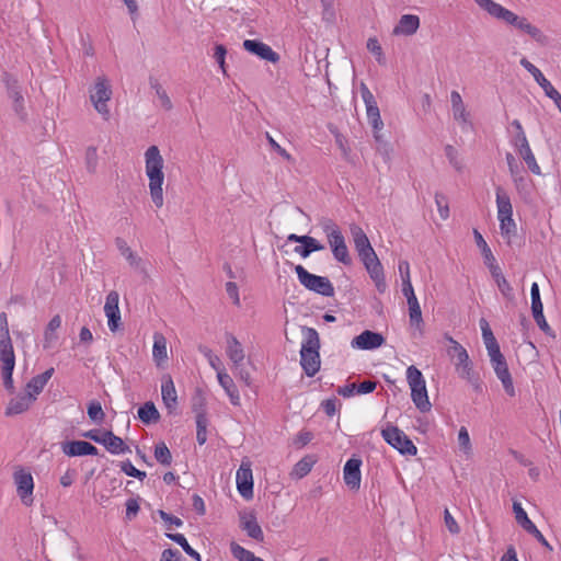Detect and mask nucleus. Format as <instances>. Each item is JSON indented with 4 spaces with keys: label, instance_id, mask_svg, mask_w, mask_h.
<instances>
[{
    "label": "nucleus",
    "instance_id": "f257e3e1",
    "mask_svg": "<svg viewBox=\"0 0 561 561\" xmlns=\"http://www.w3.org/2000/svg\"><path fill=\"white\" fill-rule=\"evenodd\" d=\"M146 174L149 179V192L157 208L163 206V158L157 146H150L145 152Z\"/></svg>",
    "mask_w": 561,
    "mask_h": 561
},
{
    "label": "nucleus",
    "instance_id": "f03ea898",
    "mask_svg": "<svg viewBox=\"0 0 561 561\" xmlns=\"http://www.w3.org/2000/svg\"><path fill=\"white\" fill-rule=\"evenodd\" d=\"M407 380L411 388V398L415 407L421 412H428L432 404L428 400L425 379L420 369L415 366H409L407 369Z\"/></svg>",
    "mask_w": 561,
    "mask_h": 561
},
{
    "label": "nucleus",
    "instance_id": "7ed1b4c3",
    "mask_svg": "<svg viewBox=\"0 0 561 561\" xmlns=\"http://www.w3.org/2000/svg\"><path fill=\"white\" fill-rule=\"evenodd\" d=\"M295 272L306 289L324 297L334 296V286L328 277L311 274L302 265H296Z\"/></svg>",
    "mask_w": 561,
    "mask_h": 561
},
{
    "label": "nucleus",
    "instance_id": "20e7f679",
    "mask_svg": "<svg viewBox=\"0 0 561 561\" xmlns=\"http://www.w3.org/2000/svg\"><path fill=\"white\" fill-rule=\"evenodd\" d=\"M360 95L366 106V115L368 123L373 127L374 138L378 144H383L380 130L383 128V122L380 116V111L374 94L370 92L365 83L360 84Z\"/></svg>",
    "mask_w": 561,
    "mask_h": 561
},
{
    "label": "nucleus",
    "instance_id": "39448f33",
    "mask_svg": "<svg viewBox=\"0 0 561 561\" xmlns=\"http://www.w3.org/2000/svg\"><path fill=\"white\" fill-rule=\"evenodd\" d=\"M112 98V89L108 80L104 77H98L94 85L90 90V100L95 111L102 115L105 121L110 119V110L107 102Z\"/></svg>",
    "mask_w": 561,
    "mask_h": 561
},
{
    "label": "nucleus",
    "instance_id": "423d86ee",
    "mask_svg": "<svg viewBox=\"0 0 561 561\" xmlns=\"http://www.w3.org/2000/svg\"><path fill=\"white\" fill-rule=\"evenodd\" d=\"M383 439L402 455L414 456L417 453L416 446L396 426H389L381 431Z\"/></svg>",
    "mask_w": 561,
    "mask_h": 561
},
{
    "label": "nucleus",
    "instance_id": "0eeeda50",
    "mask_svg": "<svg viewBox=\"0 0 561 561\" xmlns=\"http://www.w3.org/2000/svg\"><path fill=\"white\" fill-rule=\"evenodd\" d=\"M477 4L486 11L491 16L505 22L506 24L517 27L523 16L517 15L513 11L504 8L503 5L494 2L493 0H474Z\"/></svg>",
    "mask_w": 561,
    "mask_h": 561
},
{
    "label": "nucleus",
    "instance_id": "6e6552de",
    "mask_svg": "<svg viewBox=\"0 0 561 561\" xmlns=\"http://www.w3.org/2000/svg\"><path fill=\"white\" fill-rule=\"evenodd\" d=\"M448 340L451 343L449 354H453V356L456 357V371L460 378L467 379L468 376H471V374L474 373L473 364L469 358L468 352L453 337H448Z\"/></svg>",
    "mask_w": 561,
    "mask_h": 561
},
{
    "label": "nucleus",
    "instance_id": "1a4fd4ad",
    "mask_svg": "<svg viewBox=\"0 0 561 561\" xmlns=\"http://www.w3.org/2000/svg\"><path fill=\"white\" fill-rule=\"evenodd\" d=\"M360 261L363 262L370 278L375 283L377 290L380 294L385 293L387 289V284L385 279L383 267L376 252L360 257Z\"/></svg>",
    "mask_w": 561,
    "mask_h": 561
},
{
    "label": "nucleus",
    "instance_id": "9d476101",
    "mask_svg": "<svg viewBox=\"0 0 561 561\" xmlns=\"http://www.w3.org/2000/svg\"><path fill=\"white\" fill-rule=\"evenodd\" d=\"M14 483L16 484V492L21 501L25 505L33 502L34 481L31 472L19 469L13 474Z\"/></svg>",
    "mask_w": 561,
    "mask_h": 561
},
{
    "label": "nucleus",
    "instance_id": "9b49d317",
    "mask_svg": "<svg viewBox=\"0 0 561 561\" xmlns=\"http://www.w3.org/2000/svg\"><path fill=\"white\" fill-rule=\"evenodd\" d=\"M513 511L515 513L516 522L530 535H533L543 547L552 550L550 543L546 540L540 530L536 527V525L528 518L527 513L522 507L519 502L513 503Z\"/></svg>",
    "mask_w": 561,
    "mask_h": 561
},
{
    "label": "nucleus",
    "instance_id": "f8f14e48",
    "mask_svg": "<svg viewBox=\"0 0 561 561\" xmlns=\"http://www.w3.org/2000/svg\"><path fill=\"white\" fill-rule=\"evenodd\" d=\"M3 82L7 87L8 96L13 101V111L21 119H25L26 112L24 107V98L18 80L9 73H4Z\"/></svg>",
    "mask_w": 561,
    "mask_h": 561
},
{
    "label": "nucleus",
    "instance_id": "ddd939ff",
    "mask_svg": "<svg viewBox=\"0 0 561 561\" xmlns=\"http://www.w3.org/2000/svg\"><path fill=\"white\" fill-rule=\"evenodd\" d=\"M119 295L117 291L112 290L106 296L104 312L107 317L108 329L116 332L121 327V311L118 307Z\"/></svg>",
    "mask_w": 561,
    "mask_h": 561
},
{
    "label": "nucleus",
    "instance_id": "4468645a",
    "mask_svg": "<svg viewBox=\"0 0 561 561\" xmlns=\"http://www.w3.org/2000/svg\"><path fill=\"white\" fill-rule=\"evenodd\" d=\"M402 294L407 298L408 306H409V317L411 325H415L416 328H420V325L423 322L422 318V311L419 304V300L414 294V289L412 286V283L405 282L402 286Z\"/></svg>",
    "mask_w": 561,
    "mask_h": 561
},
{
    "label": "nucleus",
    "instance_id": "2eb2a0df",
    "mask_svg": "<svg viewBox=\"0 0 561 561\" xmlns=\"http://www.w3.org/2000/svg\"><path fill=\"white\" fill-rule=\"evenodd\" d=\"M243 48L252 55L260 57L263 60L276 64L279 60V55L274 51L267 44L257 39H245Z\"/></svg>",
    "mask_w": 561,
    "mask_h": 561
},
{
    "label": "nucleus",
    "instance_id": "dca6fc26",
    "mask_svg": "<svg viewBox=\"0 0 561 561\" xmlns=\"http://www.w3.org/2000/svg\"><path fill=\"white\" fill-rule=\"evenodd\" d=\"M62 453L69 457L95 456L99 454L98 448L85 440H71L61 444Z\"/></svg>",
    "mask_w": 561,
    "mask_h": 561
},
{
    "label": "nucleus",
    "instance_id": "f3484780",
    "mask_svg": "<svg viewBox=\"0 0 561 561\" xmlns=\"http://www.w3.org/2000/svg\"><path fill=\"white\" fill-rule=\"evenodd\" d=\"M385 342L382 334L369 330H365L352 340V347L358 350H375Z\"/></svg>",
    "mask_w": 561,
    "mask_h": 561
},
{
    "label": "nucleus",
    "instance_id": "a211bd4d",
    "mask_svg": "<svg viewBox=\"0 0 561 561\" xmlns=\"http://www.w3.org/2000/svg\"><path fill=\"white\" fill-rule=\"evenodd\" d=\"M237 489L240 495L250 500L253 497V476L249 466L241 465L236 477Z\"/></svg>",
    "mask_w": 561,
    "mask_h": 561
},
{
    "label": "nucleus",
    "instance_id": "6ab92c4d",
    "mask_svg": "<svg viewBox=\"0 0 561 561\" xmlns=\"http://www.w3.org/2000/svg\"><path fill=\"white\" fill-rule=\"evenodd\" d=\"M360 466L359 458H350L343 469V478L345 484L352 490H358L360 486Z\"/></svg>",
    "mask_w": 561,
    "mask_h": 561
},
{
    "label": "nucleus",
    "instance_id": "aec40b11",
    "mask_svg": "<svg viewBox=\"0 0 561 561\" xmlns=\"http://www.w3.org/2000/svg\"><path fill=\"white\" fill-rule=\"evenodd\" d=\"M240 528L244 530L250 538L260 542L264 540L263 530L253 513L240 514Z\"/></svg>",
    "mask_w": 561,
    "mask_h": 561
},
{
    "label": "nucleus",
    "instance_id": "412c9836",
    "mask_svg": "<svg viewBox=\"0 0 561 561\" xmlns=\"http://www.w3.org/2000/svg\"><path fill=\"white\" fill-rule=\"evenodd\" d=\"M54 375V368L45 370L43 374L34 376L25 387L26 396L34 402L36 397L44 390L46 383Z\"/></svg>",
    "mask_w": 561,
    "mask_h": 561
},
{
    "label": "nucleus",
    "instance_id": "4be33fe9",
    "mask_svg": "<svg viewBox=\"0 0 561 561\" xmlns=\"http://www.w3.org/2000/svg\"><path fill=\"white\" fill-rule=\"evenodd\" d=\"M161 394L165 408L169 413H172L178 407V394L170 375H165L162 378Z\"/></svg>",
    "mask_w": 561,
    "mask_h": 561
},
{
    "label": "nucleus",
    "instance_id": "5701e85b",
    "mask_svg": "<svg viewBox=\"0 0 561 561\" xmlns=\"http://www.w3.org/2000/svg\"><path fill=\"white\" fill-rule=\"evenodd\" d=\"M351 233L359 259L375 252L368 237L360 227L353 225L351 227Z\"/></svg>",
    "mask_w": 561,
    "mask_h": 561
},
{
    "label": "nucleus",
    "instance_id": "b1692460",
    "mask_svg": "<svg viewBox=\"0 0 561 561\" xmlns=\"http://www.w3.org/2000/svg\"><path fill=\"white\" fill-rule=\"evenodd\" d=\"M328 243L331 248L332 254L334 259L344 264V265H351L352 264V257L348 253L347 245L345 243V238L343 234H340L337 237H334L330 240H328Z\"/></svg>",
    "mask_w": 561,
    "mask_h": 561
},
{
    "label": "nucleus",
    "instance_id": "393cba45",
    "mask_svg": "<svg viewBox=\"0 0 561 561\" xmlns=\"http://www.w3.org/2000/svg\"><path fill=\"white\" fill-rule=\"evenodd\" d=\"M491 365L495 371L496 377L501 380L505 392L511 397L515 396V388L506 359L503 358L499 362L492 363Z\"/></svg>",
    "mask_w": 561,
    "mask_h": 561
},
{
    "label": "nucleus",
    "instance_id": "a878e982",
    "mask_svg": "<svg viewBox=\"0 0 561 561\" xmlns=\"http://www.w3.org/2000/svg\"><path fill=\"white\" fill-rule=\"evenodd\" d=\"M420 27V18L414 14H403L398 24L394 26L393 35L411 36L416 33Z\"/></svg>",
    "mask_w": 561,
    "mask_h": 561
},
{
    "label": "nucleus",
    "instance_id": "bb28decb",
    "mask_svg": "<svg viewBox=\"0 0 561 561\" xmlns=\"http://www.w3.org/2000/svg\"><path fill=\"white\" fill-rule=\"evenodd\" d=\"M227 341V356L232 362L233 366H240L243 362L245 354L239 340L231 333L226 334Z\"/></svg>",
    "mask_w": 561,
    "mask_h": 561
},
{
    "label": "nucleus",
    "instance_id": "cd10ccee",
    "mask_svg": "<svg viewBox=\"0 0 561 561\" xmlns=\"http://www.w3.org/2000/svg\"><path fill=\"white\" fill-rule=\"evenodd\" d=\"M516 30L529 35L535 42L545 46L549 43L548 36L536 25L531 24L527 18L523 16Z\"/></svg>",
    "mask_w": 561,
    "mask_h": 561
},
{
    "label": "nucleus",
    "instance_id": "c85d7f7f",
    "mask_svg": "<svg viewBox=\"0 0 561 561\" xmlns=\"http://www.w3.org/2000/svg\"><path fill=\"white\" fill-rule=\"evenodd\" d=\"M302 343L300 352L313 353L320 350V337L316 329L301 327Z\"/></svg>",
    "mask_w": 561,
    "mask_h": 561
},
{
    "label": "nucleus",
    "instance_id": "c756f323",
    "mask_svg": "<svg viewBox=\"0 0 561 561\" xmlns=\"http://www.w3.org/2000/svg\"><path fill=\"white\" fill-rule=\"evenodd\" d=\"M217 379L219 385L224 388L226 394L229 397L231 404L236 407L240 405L239 390L230 375L226 371L219 373Z\"/></svg>",
    "mask_w": 561,
    "mask_h": 561
},
{
    "label": "nucleus",
    "instance_id": "7c9ffc66",
    "mask_svg": "<svg viewBox=\"0 0 561 561\" xmlns=\"http://www.w3.org/2000/svg\"><path fill=\"white\" fill-rule=\"evenodd\" d=\"M300 364L308 377H313L320 369L319 352H300Z\"/></svg>",
    "mask_w": 561,
    "mask_h": 561
},
{
    "label": "nucleus",
    "instance_id": "2f4dec72",
    "mask_svg": "<svg viewBox=\"0 0 561 561\" xmlns=\"http://www.w3.org/2000/svg\"><path fill=\"white\" fill-rule=\"evenodd\" d=\"M32 400L26 394H19L14 398H12L7 408H5V415H18L25 411H27L32 404Z\"/></svg>",
    "mask_w": 561,
    "mask_h": 561
},
{
    "label": "nucleus",
    "instance_id": "473e14b6",
    "mask_svg": "<svg viewBox=\"0 0 561 561\" xmlns=\"http://www.w3.org/2000/svg\"><path fill=\"white\" fill-rule=\"evenodd\" d=\"M152 356L158 366H161L168 359L167 340L161 333H154L153 335Z\"/></svg>",
    "mask_w": 561,
    "mask_h": 561
},
{
    "label": "nucleus",
    "instance_id": "72a5a7b5",
    "mask_svg": "<svg viewBox=\"0 0 561 561\" xmlns=\"http://www.w3.org/2000/svg\"><path fill=\"white\" fill-rule=\"evenodd\" d=\"M497 219L513 216V207L510 196L502 187L496 188Z\"/></svg>",
    "mask_w": 561,
    "mask_h": 561
},
{
    "label": "nucleus",
    "instance_id": "f704fd0d",
    "mask_svg": "<svg viewBox=\"0 0 561 561\" xmlns=\"http://www.w3.org/2000/svg\"><path fill=\"white\" fill-rule=\"evenodd\" d=\"M450 102L453 107V115L454 118L458 122H461L463 124L468 123L469 114L466 111V106L463 104V101L461 99V95L457 91H451L450 93Z\"/></svg>",
    "mask_w": 561,
    "mask_h": 561
},
{
    "label": "nucleus",
    "instance_id": "c9c22d12",
    "mask_svg": "<svg viewBox=\"0 0 561 561\" xmlns=\"http://www.w3.org/2000/svg\"><path fill=\"white\" fill-rule=\"evenodd\" d=\"M0 358L2 362V368H14L15 355L10 339H0Z\"/></svg>",
    "mask_w": 561,
    "mask_h": 561
},
{
    "label": "nucleus",
    "instance_id": "e433bc0d",
    "mask_svg": "<svg viewBox=\"0 0 561 561\" xmlns=\"http://www.w3.org/2000/svg\"><path fill=\"white\" fill-rule=\"evenodd\" d=\"M324 249V245L321 244L317 239L310 236H305V239L301 241V245H297L294 251L299 254L301 257H308L312 252L321 251Z\"/></svg>",
    "mask_w": 561,
    "mask_h": 561
},
{
    "label": "nucleus",
    "instance_id": "4c0bfd02",
    "mask_svg": "<svg viewBox=\"0 0 561 561\" xmlns=\"http://www.w3.org/2000/svg\"><path fill=\"white\" fill-rule=\"evenodd\" d=\"M107 444L105 448L113 455L130 453V448L124 443V440L116 436L112 431H106Z\"/></svg>",
    "mask_w": 561,
    "mask_h": 561
},
{
    "label": "nucleus",
    "instance_id": "58836bf2",
    "mask_svg": "<svg viewBox=\"0 0 561 561\" xmlns=\"http://www.w3.org/2000/svg\"><path fill=\"white\" fill-rule=\"evenodd\" d=\"M138 417L142 423L150 424L160 420V413L153 402L148 401L138 409Z\"/></svg>",
    "mask_w": 561,
    "mask_h": 561
},
{
    "label": "nucleus",
    "instance_id": "ea45409f",
    "mask_svg": "<svg viewBox=\"0 0 561 561\" xmlns=\"http://www.w3.org/2000/svg\"><path fill=\"white\" fill-rule=\"evenodd\" d=\"M165 536L170 540H172V541L176 542L179 546H181L182 549L185 551V553H187L190 557H192L196 561H202L201 554L188 545L184 535L168 533V534H165Z\"/></svg>",
    "mask_w": 561,
    "mask_h": 561
},
{
    "label": "nucleus",
    "instance_id": "a19ab883",
    "mask_svg": "<svg viewBox=\"0 0 561 561\" xmlns=\"http://www.w3.org/2000/svg\"><path fill=\"white\" fill-rule=\"evenodd\" d=\"M87 413L90 420L98 425H101L105 420V413L98 400L89 402Z\"/></svg>",
    "mask_w": 561,
    "mask_h": 561
},
{
    "label": "nucleus",
    "instance_id": "79ce46f5",
    "mask_svg": "<svg viewBox=\"0 0 561 561\" xmlns=\"http://www.w3.org/2000/svg\"><path fill=\"white\" fill-rule=\"evenodd\" d=\"M116 244L122 255H124L125 259L128 261L129 265L133 267H138L141 262V259L131 251V249L127 245L126 241L121 238H117Z\"/></svg>",
    "mask_w": 561,
    "mask_h": 561
},
{
    "label": "nucleus",
    "instance_id": "37998d69",
    "mask_svg": "<svg viewBox=\"0 0 561 561\" xmlns=\"http://www.w3.org/2000/svg\"><path fill=\"white\" fill-rule=\"evenodd\" d=\"M149 84H150L151 89H153L156 91V94L161 102V106L164 110L170 111L173 106L172 102H171L169 95L167 94L165 90L159 83L158 79L151 77L149 79Z\"/></svg>",
    "mask_w": 561,
    "mask_h": 561
},
{
    "label": "nucleus",
    "instance_id": "c03bdc74",
    "mask_svg": "<svg viewBox=\"0 0 561 561\" xmlns=\"http://www.w3.org/2000/svg\"><path fill=\"white\" fill-rule=\"evenodd\" d=\"M192 411L196 419L206 414V398L201 389H197L192 398Z\"/></svg>",
    "mask_w": 561,
    "mask_h": 561
},
{
    "label": "nucleus",
    "instance_id": "a18cd8bd",
    "mask_svg": "<svg viewBox=\"0 0 561 561\" xmlns=\"http://www.w3.org/2000/svg\"><path fill=\"white\" fill-rule=\"evenodd\" d=\"M154 458L159 463L163 466L171 465L172 455L165 443L160 442L154 446Z\"/></svg>",
    "mask_w": 561,
    "mask_h": 561
},
{
    "label": "nucleus",
    "instance_id": "49530a36",
    "mask_svg": "<svg viewBox=\"0 0 561 561\" xmlns=\"http://www.w3.org/2000/svg\"><path fill=\"white\" fill-rule=\"evenodd\" d=\"M230 551L231 554L238 560V561H254L256 559V556L250 551L237 543L236 541H232L230 543Z\"/></svg>",
    "mask_w": 561,
    "mask_h": 561
},
{
    "label": "nucleus",
    "instance_id": "de8ad7c7",
    "mask_svg": "<svg viewBox=\"0 0 561 561\" xmlns=\"http://www.w3.org/2000/svg\"><path fill=\"white\" fill-rule=\"evenodd\" d=\"M518 153L520 154V157L523 158V160L527 164L528 169L534 174H540L541 173L540 167H539V164L536 161V158H535V156H534V153H533V151L530 149V146H527L526 148H522L520 150H518Z\"/></svg>",
    "mask_w": 561,
    "mask_h": 561
},
{
    "label": "nucleus",
    "instance_id": "09e8293b",
    "mask_svg": "<svg viewBox=\"0 0 561 561\" xmlns=\"http://www.w3.org/2000/svg\"><path fill=\"white\" fill-rule=\"evenodd\" d=\"M474 239H476L477 245L481 249L484 264H486L489 262H491V263L495 262V257H494L491 249L489 248L488 243L485 242L482 234L478 230H474Z\"/></svg>",
    "mask_w": 561,
    "mask_h": 561
},
{
    "label": "nucleus",
    "instance_id": "8fccbe9b",
    "mask_svg": "<svg viewBox=\"0 0 561 561\" xmlns=\"http://www.w3.org/2000/svg\"><path fill=\"white\" fill-rule=\"evenodd\" d=\"M366 47L375 56L376 61L379 65H386V57L383 55L382 47L376 37L368 38Z\"/></svg>",
    "mask_w": 561,
    "mask_h": 561
},
{
    "label": "nucleus",
    "instance_id": "3c124183",
    "mask_svg": "<svg viewBox=\"0 0 561 561\" xmlns=\"http://www.w3.org/2000/svg\"><path fill=\"white\" fill-rule=\"evenodd\" d=\"M61 325V319L60 316L56 314L54 316L50 321L47 324V328L45 330V347H47V344L51 343L57 339V336L54 334V332L59 329Z\"/></svg>",
    "mask_w": 561,
    "mask_h": 561
},
{
    "label": "nucleus",
    "instance_id": "603ef678",
    "mask_svg": "<svg viewBox=\"0 0 561 561\" xmlns=\"http://www.w3.org/2000/svg\"><path fill=\"white\" fill-rule=\"evenodd\" d=\"M207 415H199L196 419V439L199 445H204L207 440Z\"/></svg>",
    "mask_w": 561,
    "mask_h": 561
},
{
    "label": "nucleus",
    "instance_id": "864d4df0",
    "mask_svg": "<svg viewBox=\"0 0 561 561\" xmlns=\"http://www.w3.org/2000/svg\"><path fill=\"white\" fill-rule=\"evenodd\" d=\"M98 149L94 146H90L85 150V168L89 173H95L98 169Z\"/></svg>",
    "mask_w": 561,
    "mask_h": 561
},
{
    "label": "nucleus",
    "instance_id": "5fc2aeb1",
    "mask_svg": "<svg viewBox=\"0 0 561 561\" xmlns=\"http://www.w3.org/2000/svg\"><path fill=\"white\" fill-rule=\"evenodd\" d=\"M500 229L503 237L511 239L516 234V224L513 216L499 219Z\"/></svg>",
    "mask_w": 561,
    "mask_h": 561
},
{
    "label": "nucleus",
    "instance_id": "6e6d98bb",
    "mask_svg": "<svg viewBox=\"0 0 561 561\" xmlns=\"http://www.w3.org/2000/svg\"><path fill=\"white\" fill-rule=\"evenodd\" d=\"M320 225L328 240L342 234L339 226L332 219H323Z\"/></svg>",
    "mask_w": 561,
    "mask_h": 561
},
{
    "label": "nucleus",
    "instance_id": "4d7b16f0",
    "mask_svg": "<svg viewBox=\"0 0 561 561\" xmlns=\"http://www.w3.org/2000/svg\"><path fill=\"white\" fill-rule=\"evenodd\" d=\"M435 203L440 218L443 220H446L449 217V206L447 197L443 193H436Z\"/></svg>",
    "mask_w": 561,
    "mask_h": 561
},
{
    "label": "nucleus",
    "instance_id": "13d9d810",
    "mask_svg": "<svg viewBox=\"0 0 561 561\" xmlns=\"http://www.w3.org/2000/svg\"><path fill=\"white\" fill-rule=\"evenodd\" d=\"M314 461L310 457H304L295 465V472L299 478L307 476L313 466Z\"/></svg>",
    "mask_w": 561,
    "mask_h": 561
},
{
    "label": "nucleus",
    "instance_id": "bf43d9fd",
    "mask_svg": "<svg viewBox=\"0 0 561 561\" xmlns=\"http://www.w3.org/2000/svg\"><path fill=\"white\" fill-rule=\"evenodd\" d=\"M445 154L449 161V163L457 170V171H462L463 169V164L461 162V160L459 159L458 157V151L451 146V145H447L445 147Z\"/></svg>",
    "mask_w": 561,
    "mask_h": 561
},
{
    "label": "nucleus",
    "instance_id": "052dcab7",
    "mask_svg": "<svg viewBox=\"0 0 561 561\" xmlns=\"http://www.w3.org/2000/svg\"><path fill=\"white\" fill-rule=\"evenodd\" d=\"M121 470L127 476L139 479L140 481L147 476L145 471L136 469L128 459L121 462Z\"/></svg>",
    "mask_w": 561,
    "mask_h": 561
},
{
    "label": "nucleus",
    "instance_id": "680f3d73",
    "mask_svg": "<svg viewBox=\"0 0 561 561\" xmlns=\"http://www.w3.org/2000/svg\"><path fill=\"white\" fill-rule=\"evenodd\" d=\"M266 139L272 150L277 152L286 161H293V157L290 156V153L287 152V150L284 149L268 133H266Z\"/></svg>",
    "mask_w": 561,
    "mask_h": 561
},
{
    "label": "nucleus",
    "instance_id": "e2e57ef3",
    "mask_svg": "<svg viewBox=\"0 0 561 561\" xmlns=\"http://www.w3.org/2000/svg\"><path fill=\"white\" fill-rule=\"evenodd\" d=\"M158 514L160 518L167 524V528L171 529L172 526L181 527L183 525V520L170 513H167L163 510H159Z\"/></svg>",
    "mask_w": 561,
    "mask_h": 561
},
{
    "label": "nucleus",
    "instance_id": "0e129e2a",
    "mask_svg": "<svg viewBox=\"0 0 561 561\" xmlns=\"http://www.w3.org/2000/svg\"><path fill=\"white\" fill-rule=\"evenodd\" d=\"M485 347L488 351V355L490 356L491 364L505 358L504 355L501 353L500 345H499L497 341L488 343L485 345Z\"/></svg>",
    "mask_w": 561,
    "mask_h": 561
},
{
    "label": "nucleus",
    "instance_id": "69168bd1",
    "mask_svg": "<svg viewBox=\"0 0 561 561\" xmlns=\"http://www.w3.org/2000/svg\"><path fill=\"white\" fill-rule=\"evenodd\" d=\"M479 324H480V329L482 332V337H483L484 344L486 345L488 343L495 342L496 339L490 328L489 322L484 318H481L479 321Z\"/></svg>",
    "mask_w": 561,
    "mask_h": 561
},
{
    "label": "nucleus",
    "instance_id": "338daca9",
    "mask_svg": "<svg viewBox=\"0 0 561 561\" xmlns=\"http://www.w3.org/2000/svg\"><path fill=\"white\" fill-rule=\"evenodd\" d=\"M479 324H480V329L482 332V337H483L484 344L486 345L488 343L495 342L496 339L490 328L489 322L484 318H481L479 321Z\"/></svg>",
    "mask_w": 561,
    "mask_h": 561
},
{
    "label": "nucleus",
    "instance_id": "774afa93",
    "mask_svg": "<svg viewBox=\"0 0 561 561\" xmlns=\"http://www.w3.org/2000/svg\"><path fill=\"white\" fill-rule=\"evenodd\" d=\"M479 324H480V329L482 332V337H483L484 344L486 345L488 343L495 342L496 339L490 328L489 322L484 318H481L479 321Z\"/></svg>",
    "mask_w": 561,
    "mask_h": 561
}]
</instances>
